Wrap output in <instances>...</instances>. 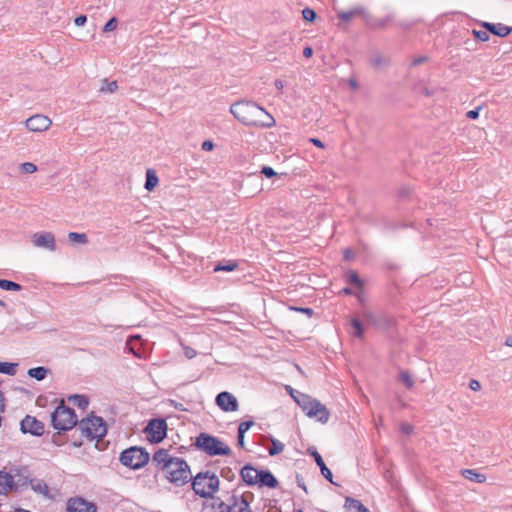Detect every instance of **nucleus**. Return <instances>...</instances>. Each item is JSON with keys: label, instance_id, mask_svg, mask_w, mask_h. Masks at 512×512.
I'll return each instance as SVG.
<instances>
[{"label": "nucleus", "instance_id": "nucleus-10", "mask_svg": "<svg viewBox=\"0 0 512 512\" xmlns=\"http://www.w3.org/2000/svg\"><path fill=\"white\" fill-rule=\"evenodd\" d=\"M146 438L151 443H159L166 437L167 424L164 419H152L145 430Z\"/></svg>", "mask_w": 512, "mask_h": 512}, {"label": "nucleus", "instance_id": "nucleus-8", "mask_svg": "<svg viewBox=\"0 0 512 512\" xmlns=\"http://www.w3.org/2000/svg\"><path fill=\"white\" fill-rule=\"evenodd\" d=\"M231 113L245 125L256 123V105L248 101H239L231 106Z\"/></svg>", "mask_w": 512, "mask_h": 512}, {"label": "nucleus", "instance_id": "nucleus-17", "mask_svg": "<svg viewBox=\"0 0 512 512\" xmlns=\"http://www.w3.org/2000/svg\"><path fill=\"white\" fill-rule=\"evenodd\" d=\"M394 20V15L389 14L384 18H376L368 13L365 15V25L370 29L382 30L385 29Z\"/></svg>", "mask_w": 512, "mask_h": 512}, {"label": "nucleus", "instance_id": "nucleus-25", "mask_svg": "<svg viewBox=\"0 0 512 512\" xmlns=\"http://www.w3.org/2000/svg\"><path fill=\"white\" fill-rule=\"evenodd\" d=\"M344 280L358 289H362L364 287V281L355 270L346 271L344 274Z\"/></svg>", "mask_w": 512, "mask_h": 512}, {"label": "nucleus", "instance_id": "nucleus-26", "mask_svg": "<svg viewBox=\"0 0 512 512\" xmlns=\"http://www.w3.org/2000/svg\"><path fill=\"white\" fill-rule=\"evenodd\" d=\"M350 325L352 328L351 335L357 339L364 338V326L360 319L354 317L350 321Z\"/></svg>", "mask_w": 512, "mask_h": 512}, {"label": "nucleus", "instance_id": "nucleus-32", "mask_svg": "<svg viewBox=\"0 0 512 512\" xmlns=\"http://www.w3.org/2000/svg\"><path fill=\"white\" fill-rule=\"evenodd\" d=\"M48 373V369L42 366L31 368L28 370V375L36 380H43Z\"/></svg>", "mask_w": 512, "mask_h": 512}, {"label": "nucleus", "instance_id": "nucleus-49", "mask_svg": "<svg viewBox=\"0 0 512 512\" xmlns=\"http://www.w3.org/2000/svg\"><path fill=\"white\" fill-rule=\"evenodd\" d=\"M292 309H294L295 311L304 313V314L308 315L309 317H311L314 313L313 309L309 308V307H293Z\"/></svg>", "mask_w": 512, "mask_h": 512}, {"label": "nucleus", "instance_id": "nucleus-54", "mask_svg": "<svg viewBox=\"0 0 512 512\" xmlns=\"http://www.w3.org/2000/svg\"><path fill=\"white\" fill-rule=\"evenodd\" d=\"M201 148L204 150V151H211L213 148H214V144L212 141L210 140H206L202 143V146Z\"/></svg>", "mask_w": 512, "mask_h": 512}, {"label": "nucleus", "instance_id": "nucleus-48", "mask_svg": "<svg viewBox=\"0 0 512 512\" xmlns=\"http://www.w3.org/2000/svg\"><path fill=\"white\" fill-rule=\"evenodd\" d=\"M250 470H254L251 466H245L242 470H241V477H242V480L243 481H246V480H252V477L249 475V471Z\"/></svg>", "mask_w": 512, "mask_h": 512}, {"label": "nucleus", "instance_id": "nucleus-42", "mask_svg": "<svg viewBox=\"0 0 512 512\" xmlns=\"http://www.w3.org/2000/svg\"><path fill=\"white\" fill-rule=\"evenodd\" d=\"M20 170L23 173L32 174L37 171V166L32 162H24L20 165Z\"/></svg>", "mask_w": 512, "mask_h": 512}, {"label": "nucleus", "instance_id": "nucleus-60", "mask_svg": "<svg viewBox=\"0 0 512 512\" xmlns=\"http://www.w3.org/2000/svg\"><path fill=\"white\" fill-rule=\"evenodd\" d=\"M421 92H422L425 96H427V97H430V96H432V95L434 94V90H433V89H429V88H427V87L422 88Z\"/></svg>", "mask_w": 512, "mask_h": 512}, {"label": "nucleus", "instance_id": "nucleus-61", "mask_svg": "<svg viewBox=\"0 0 512 512\" xmlns=\"http://www.w3.org/2000/svg\"><path fill=\"white\" fill-rule=\"evenodd\" d=\"M5 411V403L3 393L0 391V412Z\"/></svg>", "mask_w": 512, "mask_h": 512}, {"label": "nucleus", "instance_id": "nucleus-46", "mask_svg": "<svg viewBox=\"0 0 512 512\" xmlns=\"http://www.w3.org/2000/svg\"><path fill=\"white\" fill-rule=\"evenodd\" d=\"M258 480H277L269 470L258 469Z\"/></svg>", "mask_w": 512, "mask_h": 512}, {"label": "nucleus", "instance_id": "nucleus-57", "mask_svg": "<svg viewBox=\"0 0 512 512\" xmlns=\"http://www.w3.org/2000/svg\"><path fill=\"white\" fill-rule=\"evenodd\" d=\"M401 431H402L403 433H405V434H410V433H412V431H413V427H412L411 425H409V424H405V423H403V424L401 425Z\"/></svg>", "mask_w": 512, "mask_h": 512}, {"label": "nucleus", "instance_id": "nucleus-27", "mask_svg": "<svg viewBox=\"0 0 512 512\" xmlns=\"http://www.w3.org/2000/svg\"><path fill=\"white\" fill-rule=\"evenodd\" d=\"M260 173L264 175L266 178L274 179L273 184L277 183L281 177H286L287 173H277L274 171L272 167L269 166H263L260 170Z\"/></svg>", "mask_w": 512, "mask_h": 512}, {"label": "nucleus", "instance_id": "nucleus-28", "mask_svg": "<svg viewBox=\"0 0 512 512\" xmlns=\"http://www.w3.org/2000/svg\"><path fill=\"white\" fill-rule=\"evenodd\" d=\"M159 179L156 175L155 171L152 169H148L146 171V181H145V189L148 191H152L158 185Z\"/></svg>", "mask_w": 512, "mask_h": 512}, {"label": "nucleus", "instance_id": "nucleus-11", "mask_svg": "<svg viewBox=\"0 0 512 512\" xmlns=\"http://www.w3.org/2000/svg\"><path fill=\"white\" fill-rule=\"evenodd\" d=\"M15 478H18V480H30L28 468L20 465H11L0 470V480L8 481Z\"/></svg>", "mask_w": 512, "mask_h": 512}, {"label": "nucleus", "instance_id": "nucleus-20", "mask_svg": "<svg viewBox=\"0 0 512 512\" xmlns=\"http://www.w3.org/2000/svg\"><path fill=\"white\" fill-rule=\"evenodd\" d=\"M365 15H368V13L362 6H356L348 11H341L338 13V17L342 21H350L355 16H362L365 21Z\"/></svg>", "mask_w": 512, "mask_h": 512}, {"label": "nucleus", "instance_id": "nucleus-36", "mask_svg": "<svg viewBox=\"0 0 512 512\" xmlns=\"http://www.w3.org/2000/svg\"><path fill=\"white\" fill-rule=\"evenodd\" d=\"M17 363L0 362V373L14 376L16 374Z\"/></svg>", "mask_w": 512, "mask_h": 512}, {"label": "nucleus", "instance_id": "nucleus-15", "mask_svg": "<svg viewBox=\"0 0 512 512\" xmlns=\"http://www.w3.org/2000/svg\"><path fill=\"white\" fill-rule=\"evenodd\" d=\"M21 431L34 436H41L44 433V424L35 417L27 415L20 423Z\"/></svg>", "mask_w": 512, "mask_h": 512}, {"label": "nucleus", "instance_id": "nucleus-23", "mask_svg": "<svg viewBox=\"0 0 512 512\" xmlns=\"http://www.w3.org/2000/svg\"><path fill=\"white\" fill-rule=\"evenodd\" d=\"M28 484L36 493L42 494L44 497L49 499L53 498L49 493L47 482H21V487L27 486Z\"/></svg>", "mask_w": 512, "mask_h": 512}, {"label": "nucleus", "instance_id": "nucleus-55", "mask_svg": "<svg viewBox=\"0 0 512 512\" xmlns=\"http://www.w3.org/2000/svg\"><path fill=\"white\" fill-rule=\"evenodd\" d=\"M426 61H427V57L426 56H419V57H416V58L413 59L412 65L413 66H418V65H420V64H422V63H424Z\"/></svg>", "mask_w": 512, "mask_h": 512}, {"label": "nucleus", "instance_id": "nucleus-41", "mask_svg": "<svg viewBox=\"0 0 512 512\" xmlns=\"http://www.w3.org/2000/svg\"><path fill=\"white\" fill-rule=\"evenodd\" d=\"M302 17L308 22H313L316 19L317 14L312 8L306 7L302 10Z\"/></svg>", "mask_w": 512, "mask_h": 512}, {"label": "nucleus", "instance_id": "nucleus-24", "mask_svg": "<svg viewBox=\"0 0 512 512\" xmlns=\"http://www.w3.org/2000/svg\"><path fill=\"white\" fill-rule=\"evenodd\" d=\"M344 508L347 511L355 510L356 512H370L359 500L347 496L345 498Z\"/></svg>", "mask_w": 512, "mask_h": 512}, {"label": "nucleus", "instance_id": "nucleus-45", "mask_svg": "<svg viewBox=\"0 0 512 512\" xmlns=\"http://www.w3.org/2000/svg\"><path fill=\"white\" fill-rule=\"evenodd\" d=\"M254 425L253 420L243 421L239 424L238 433L245 434Z\"/></svg>", "mask_w": 512, "mask_h": 512}, {"label": "nucleus", "instance_id": "nucleus-52", "mask_svg": "<svg viewBox=\"0 0 512 512\" xmlns=\"http://www.w3.org/2000/svg\"><path fill=\"white\" fill-rule=\"evenodd\" d=\"M469 388L473 391H478L481 389V384L479 381L475 380V379H472L470 380L469 382Z\"/></svg>", "mask_w": 512, "mask_h": 512}, {"label": "nucleus", "instance_id": "nucleus-63", "mask_svg": "<svg viewBox=\"0 0 512 512\" xmlns=\"http://www.w3.org/2000/svg\"><path fill=\"white\" fill-rule=\"evenodd\" d=\"M238 445L244 447V434L238 433Z\"/></svg>", "mask_w": 512, "mask_h": 512}, {"label": "nucleus", "instance_id": "nucleus-64", "mask_svg": "<svg viewBox=\"0 0 512 512\" xmlns=\"http://www.w3.org/2000/svg\"><path fill=\"white\" fill-rule=\"evenodd\" d=\"M342 293L345 294V295H353L354 294L353 290L351 288H349V287L343 288L342 289Z\"/></svg>", "mask_w": 512, "mask_h": 512}, {"label": "nucleus", "instance_id": "nucleus-51", "mask_svg": "<svg viewBox=\"0 0 512 512\" xmlns=\"http://www.w3.org/2000/svg\"><path fill=\"white\" fill-rule=\"evenodd\" d=\"M481 110V107H478L476 109H473V110H469L466 114L467 118L469 119H477L479 117V112Z\"/></svg>", "mask_w": 512, "mask_h": 512}, {"label": "nucleus", "instance_id": "nucleus-43", "mask_svg": "<svg viewBox=\"0 0 512 512\" xmlns=\"http://www.w3.org/2000/svg\"><path fill=\"white\" fill-rule=\"evenodd\" d=\"M472 34L473 36L479 40V41H482V42H486L489 40L490 36L488 34V31L487 30H473L472 31Z\"/></svg>", "mask_w": 512, "mask_h": 512}, {"label": "nucleus", "instance_id": "nucleus-31", "mask_svg": "<svg viewBox=\"0 0 512 512\" xmlns=\"http://www.w3.org/2000/svg\"><path fill=\"white\" fill-rule=\"evenodd\" d=\"M460 474L466 480H486L485 475L477 473L474 469H462Z\"/></svg>", "mask_w": 512, "mask_h": 512}, {"label": "nucleus", "instance_id": "nucleus-18", "mask_svg": "<svg viewBox=\"0 0 512 512\" xmlns=\"http://www.w3.org/2000/svg\"><path fill=\"white\" fill-rule=\"evenodd\" d=\"M480 25L489 33L501 38L508 36L512 31L511 27L506 26L502 23H490L482 21L480 22Z\"/></svg>", "mask_w": 512, "mask_h": 512}, {"label": "nucleus", "instance_id": "nucleus-59", "mask_svg": "<svg viewBox=\"0 0 512 512\" xmlns=\"http://www.w3.org/2000/svg\"><path fill=\"white\" fill-rule=\"evenodd\" d=\"M310 142L316 147L324 148V143L318 138H311Z\"/></svg>", "mask_w": 512, "mask_h": 512}, {"label": "nucleus", "instance_id": "nucleus-30", "mask_svg": "<svg viewBox=\"0 0 512 512\" xmlns=\"http://www.w3.org/2000/svg\"><path fill=\"white\" fill-rule=\"evenodd\" d=\"M369 62L374 68H380L387 65L388 59L380 53H373L369 58Z\"/></svg>", "mask_w": 512, "mask_h": 512}, {"label": "nucleus", "instance_id": "nucleus-3", "mask_svg": "<svg viewBox=\"0 0 512 512\" xmlns=\"http://www.w3.org/2000/svg\"><path fill=\"white\" fill-rule=\"evenodd\" d=\"M77 431L83 438L92 441L103 438L107 433V427L101 417L91 415L78 423Z\"/></svg>", "mask_w": 512, "mask_h": 512}, {"label": "nucleus", "instance_id": "nucleus-21", "mask_svg": "<svg viewBox=\"0 0 512 512\" xmlns=\"http://www.w3.org/2000/svg\"><path fill=\"white\" fill-rule=\"evenodd\" d=\"M275 125V119L263 107L258 105V126L270 128Z\"/></svg>", "mask_w": 512, "mask_h": 512}, {"label": "nucleus", "instance_id": "nucleus-16", "mask_svg": "<svg viewBox=\"0 0 512 512\" xmlns=\"http://www.w3.org/2000/svg\"><path fill=\"white\" fill-rule=\"evenodd\" d=\"M67 512H97V507L82 497H73L67 502Z\"/></svg>", "mask_w": 512, "mask_h": 512}, {"label": "nucleus", "instance_id": "nucleus-44", "mask_svg": "<svg viewBox=\"0 0 512 512\" xmlns=\"http://www.w3.org/2000/svg\"><path fill=\"white\" fill-rule=\"evenodd\" d=\"M236 264L235 263H228V264H218L215 266L214 268V271L215 272H218V271H226V272H230V271H233L235 268H236Z\"/></svg>", "mask_w": 512, "mask_h": 512}, {"label": "nucleus", "instance_id": "nucleus-37", "mask_svg": "<svg viewBox=\"0 0 512 512\" xmlns=\"http://www.w3.org/2000/svg\"><path fill=\"white\" fill-rule=\"evenodd\" d=\"M0 288L6 291H20L21 285L6 279H0Z\"/></svg>", "mask_w": 512, "mask_h": 512}, {"label": "nucleus", "instance_id": "nucleus-40", "mask_svg": "<svg viewBox=\"0 0 512 512\" xmlns=\"http://www.w3.org/2000/svg\"><path fill=\"white\" fill-rule=\"evenodd\" d=\"M418 23V20H400L396 22V26L404 31L410 30Z\"/></svg>", "mask_w": 512, "mask_h": 512}, {"label": "nucleus", "instance_id": "nucleus-7", "mask_svg": "<svg viewBox=\"0 0 512 512\" xmlns=\"http://www.w3.org/2000/svg\"><path fill=\"white\" fill-rule=\"evenodd\" d=\"M361 316L368 325L377 330L388 331L395 325V319L385 312L365 310Z\"/></svg>", "mask_w": 512, "mask_h": 512}, {"label": "nucleus", "instance_id": "nucleus-12", "mask_svg": "<svg viewBox=\"0 0 512 512\" xmlns=\"http://www.w3.org/2000/svg\"><path fill=\"white\" fill-rule=\"evenodd\" d=\"M52 125V120L42 114H36L31 116L25 121V126L29 131L32 132H44L47 131Z\"/></svg>", "mask_w": 512, "mask_h": 512}, {"label": "nucleus", "instance_id": "nucleus-29", "mask_svg": "<svg viewBox=\"0 0 512 512\" xmlns=\"http://www.w3.org/2000/svg\"><path fill=\"white\" fill-rule=\"evenodd\" d=\"M21 487L19 482H0V495H8Z\"/></svg>", "mask_w": 512, "mask_h": 512}, {"label": "nucleus", "instance_id": "nucleus-19", "mask_svg": "<svg viewBox=\"0 0 512 512\" xmlns=\"http://www.w3.org/2000/svg\"><path fill=\"white\" fill-rule=\"evenodd\" d=\"M174 459V457L170 456L168 450L159 449L154 453L152 463L164 472Z\"/></svg>", "mask_w": 512, "mask_h": 512}, {"label": "nucleus", "instance_id": "nucleus-22", "mask_svg": "<svg viewBox=\"0 0 512 512\" xmlns=\"http://www.w3.org/2000/svg\"><path fill=\"white\" fill-rule=\"evenodd\" d=\"M311 455L313 456L316 464L320 468L323 477L326 480H333V474L331 470L326 466L322 456L316 450L311 451Z\"/></svg>", "mask_w": 512, "mask_h": 512}, {"label": "nucleus", "instance_id": "nucleus-50", "mask_svg": "<svg viewBox=\"0 0 512 512\" xmlns=\"http://www.w3.org/2000/svg\"><path fill=\"white\" fill-rule=\"evenodd\" d=\"M184 354L188 359H192L197 355V352L193 348H191L189 346H185Z\"/></svg>", "mask_w": 512, "mask_h": 512}, {"label": "nucleus", "instance_id": "nucleus-9", "mask_svg": "<svg viewBox=\"0 0 512 512\" xmlns=\"http://www.w3.org/2000/svg\"><path fill=\"white\" fill-rule=\"evenodd\" d=\"M220 482H191V486L195 494L204 497L211 498L212 506L216 505L221 508L220 512H224V509H229L220 499L214 498L213 494L218 491Z\"/></svg>", "mask_w": 512, "mask_h": 512}, {"label": "nucleus", "instance_id": "nucleus-53", "mask_svg": "<svg viewBox=\"0 0 512 512\" xmlns=\"http://www.w3.org/2000/svg\"><path fill=\"white\" fill-rule=\"evenodd\" d=\"M87 21V17L85 15H80L75 18L74 23L76 26H83Z\"/></svg>", "mask_w": 512, "mask_h": 512}, {"label": "nucleus", "instance_id": "nucleus-62", "mask_svg": "<svg viewBox=\"0 0 512 512\" xmlns=\"http://www.w3.org/2000/svg\"><path fill=\"white\" fill-rule=\"evenodd\" d=\"M353 257V252L350 249L344 251V259L350 260Z\"/></svg>", "mask_w": 512, "mask_h": 512}, {"label": "nucleus", "instance_id": "nucleus-14", "mask_svg": "<svg viewBox=\"0 0 512 512\" xmlns=\"http://www.w3.org/2000/svg\"><path fill=\"white\" fill-rule=\"evenodd\" d=\"M32 243L35 247L48 251L56 250L55 236L51 232H38L32 236Z\"/></svg>", "mask_w": 512, "mask_h": 512}, {"label": "nucleus", "instance_id": "nucleus-2", "mask_svg": "<svg viewBox=\"0 0 512 512\" xmlns=\"http://www.w3.org/2000/svg\"><path fill=\"white\" fill-rule=\"evenodd\" d=\"M164 473L167 480H219L215 473H210L209 471L205 473L199 472L193 477L186 461L178 457H175Z\"/></svg>", "mask_w": 512, "mask_h": 512}, {"label": "nucleus", "instance_id": "nucleus-1", "mask_svg": "<svg viewBox=\"0 0 512 512\" xmlns=\"http://www.w3.org/2000/svg\"><path fill=\"white\" fill-rule=\"evenodd\" d=\"M293 400L300 406L305 415L309 418L316 419L317 421L325 424L329 421L330 412L327 407L316 398L308 394L301 393L291 386H286Z\"/></svg>", "mask_w": 512, "mask_h": 512}, {"label": "nucleus", "instance_id": "nucleus-39", "mask_svg": "<svg viewBox=\"0 0 512 512\" xmlns=\"http://www.w3.org/2000/svg\"><path fill=\"white\" fill-rule=\"evenodd\" d=\"M399 379L407 388H412L414 385V380L408 371H401L399 374Z\"/></svg>", "mask_w": 512, "mask_h": 512}, {"label": "nucleus", "instance_id": "nucleus-34", "mask_svg": "<svg viewBox=\"0 0 512 512\" xmlns=\"http://www.w3.org/2000/svg\"><path fill=\"white\" fill-rule=\"evenodd\" d=\"M118 89V84L116 81H108V79L102 80V85L100 87V92L102 93H114Z\"/></svg>", "mask_w": 512, "mask_h": 512}, {"label": "nucleus", "instance_id": "nucleus-4", "mask_svg": "<svg viewBox=\"0 0 512 512\" xmlns=\"http://www.w3.org/2000/svg\"><path fill=\"white\" fill-rule=\"evenodd\" d=\"M51 423L54 429L59 431H68L78 426V419L75 411L64 405L62 401L51 414Z\"/></svg>", "mask_w": 512, "mask_h": 512}, {"label": "nucleus", "instance_id": "nucleus-47", "mask_svg": "<svg viewBox=\"0 0 512 512\" xmlns=\"http://www.w3.org/2000/svg\"><path fill=\"white\" fill-rule=\"evenodd\" d=\"M117 19L112 17L103 27V32H110L116 29L117 27Z\"/></svg>", "mask_w": 512, "mask_h": 512}, {"label": "nucleus", "instance_id": "nucleus-6", "mask_svg": "<svg viewBox=\"0 0 512 512\" xmlns=\"http://www.w3.org/2000/svg\"><path fill=\"white\" fill-rule=\"evenodd\" d=\"M150 459L149 453L137 446L130 447L120 454V462L129 468L139 469L146 465Z\"/></svg>", "mask_w": 512, "mask_h": 512}, {"label": "nucleus", "instance_id": "nucleus-58", "mask_svg": "<svg viewBox=\"0 0 512 512\" xmlns=\"http://www.w3.org/2000/svg\"><path fill=\"white\" fill-rule=\"evenodd\" d=\"M303 55H304V57H306V58H310V57H312V55H313V49H312V47H310V46H306V47L303 49Z\"/></svg>", "mask_w": 512, "mask_h": 512}, {"label": "nucleus", "instance_id": "nucleus-33", "mask_svg": "<svg viewBox=\"0 0 512 512\" xmlns=\"http://www.w3.org/2000/svg\"><path fill=\"white\" fill-rule=\"evenodd\" d=\"M69 400L75 405L77 406L78 408L80 409H86L89 405V400L86 396L84 395H73L71 397H69Z\"/></svg>", "mask_w": 512, "mask_h": 512}, {"label": "nucleus", "instance_id": "nucleus-5", "mask_svg": "<svg viewBox=\"0 0 512 512\" xmlns=\"http://www.w3.org/2000/svg\"><path fill=\"white\" fill-rule=\"evenodd\" d=\"M195 444L200 450L211 456L228 455L231 452L226 443L207 433H201L196 438Z\"/></svg>", "mask_w": 512, "mask_h": 512}, {"label": "nucleus", "instance_id": "nucleus-13", "mask_svg": "<svg viewBox=\"0 0 512 512\" xmlns=\"http://www.w3.org/2000/svg\"><path fill=\"white\" fill-rule=\"evenodd\" d=\"M215 403L224 412H235L239 408L236 397L227 391L219 393L216 396Z\"/></svg>", "mask_w": 512, "mask_h": 512}, {"label": "nucleus", "instance_id": "nucleus-38", "mask_svg": "<svg viewBox=\"0 0 512 512\" xmlns=\"http://www.w3.org/2000/svg\"><path fill=\"white\" fill-rule=\"evenodd\" d=\"M272 446L268 449L270 456H275L284 450V444L277 439L271 438Z\"/></svg>", "mask_w": 512, "mask_h": 512}, {"label": "nucleus", "instance_id": "nucleus-56", "mask_svg": "<svg viewBox=\"0 0 512 512\" xmlns=\"http://www.w3.org/2000/svg\"><path fill=\"white\" fill-rule=\"evenodd\" d=\"M279 482H258V487L267 486L270 488H276Z\"/></svg>", "mask_w": 512, "mask_h": 512}, {"label": "nucleus", "instance_id": "nucleus-35", "mask_svg": "<svg viewBox=\"0 0 512 512\" xmlns=\"http://www.w3.org/2000/svg\"><path fill=\"white\" fill-rule=\"evenodd\" d=\"M68 239L72 243L87 244L88 237L85 233L70 232L68 233Z\"/></svg>", "mask_w": 512, "mask_h": 512}]
</instances>
